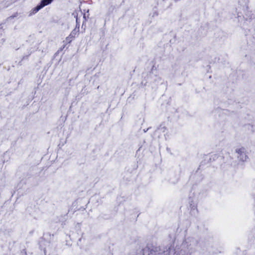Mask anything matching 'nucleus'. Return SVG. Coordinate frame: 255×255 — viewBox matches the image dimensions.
<instances>
[{
    "label": "nucleus",
    "instance_id": "obj_4",
    "mask_svg": "<svg viewBox=\"0 0 255 255\" xmlns=\"http://www.w3.org/2000/svg\"><path fill=\"white\" fill-rule=\"evenodd\" d=\"M79 32V27H76L73 30L69 36L66 38V41L69 43L70 42L73 38H75L76 36L78 35Z\"/></svg>",
    "mask_w": 255,
    "mask_h": 255
},
{
    "label": "nucleus",
    "instance_id": "obj_2",
    "mask_svg": "<svg viewBox=\"0 0 255 255\" xmlns=\"http://www.w3.org/2000/svg\"><path fill=\"white\" fill-rule=\"evenodd\" d=\"M53 0H41V2L32 9V13H35L43 7L50 4Z\"/></svg>",
    "mask_w": 255,
    "mask_h": 255
},
{
    "label": "nucleus",
    "instance_id": "obj_5",
    "mask_svg": "<svg viewBox=\"0 0 255 255\" xmlns=\"http://www.w3.org/2000/svg\"><path fill=\"white\" fill-rule=\"evenodd\" d=\"M207 251L210 254H217L218 253H222L221 251H216L214 250V248L213 247L209 246L207 247Z\"/></svg>",
    "mask_w": 255,
    "mask_h": 255
},
{
    "label": "nucleus",
    "instance_id": "obj_1",
    "mask_svg": "<svg viewBox=\"0 0 255 255\" xmlns=\"http://www.w3.org/2000/svg\"><path fill=\"white\" fill-rule=\"evenodd\" d=\"M193 252V249L190 243L187 241L181 244L173 247L160 248L155 247L148 255H190Z\"/></svg>",
    "mask_w": 255,
    "mask_h": 255
},
{
    "label": "nucleus",
    "instance_id": "obj_3",
    "mask_svg": "<svg viewBox=\"0 0 255 255\" xmlns=\"http://www.w3.org/2000/svg\"><path fill=\"white\" fill-rule=\"evenodd\" d=\"M236 152L238 154V158L242 161H244L247 159V155L246 154L245 149L243 147L238 148L236 149Z\"/></svg>",
    "mask_w": 255,
    "mask_h": 255
}]
</instances>
